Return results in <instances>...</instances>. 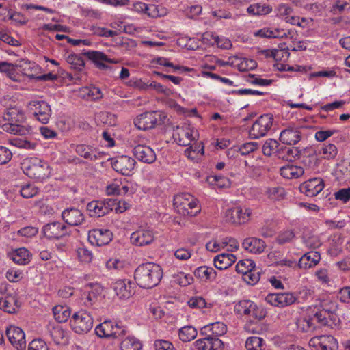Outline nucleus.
I'll return each mask as SVG.
<instances>
[{
    "label": "nucleus",
    "instance_id": "obj_14",
    "mask_svg": "<svg viewBox=\"0 0 350 350\" xmlns=\"http://www.w3.org/2000/svg\"><path fill=\"white\" fill-rule=\"evenodd\" d=\"M311 347L316 348V350H336L338 342L332 336H319L311 338L309 341Z\"/></svg>",
    "mask_w": 350,
    "mask_h": 350
},
{
    "label": "nucleus",
    "instance_id": "obj_19",
    "mask_svg": "<svg viewBox=\"0 0 350 350\" xmlns=\"http://www.w3.org/2000/svg\"><path fill=\"white\" fill-rule=\"evenodd\" d=\"M133 153L137 159L145 163H152L157 159L154 150L146 145L139 144L135 146L133 150Z\"/></svg>",
    "mask_w": 350,
    "mask_h": 350
},
{
    "label": "nucleus",
    "instance_id": "obj_48",
    "mask_svg": "<svg viewBox=\"0 0 350 350\" xmlns=\"http://www.w3.org/2000/svg\"><path fill=\"white\" fill-rule=\"evenodd\" d=\"M66 62L72 69L81 70L85 66L83 58L77 54H70L66 57Z\"/></svg>",
    "mask_w": 350,
    "mask_h": 350
},
{
    "label": "nucleus",
    "instance_id": "obj_26",
    "mask_svg": "<svg viewBox=\"0 0 350 350\" xmlns=\"http://www.w3.org/2000/svg\"><path fill=\"white\" fill-rule=\"evenodd\" d=\"M226 325L221 322H215L203 327L201 329V333L208 336L219 337L226 333Z\"/></svg>",
    "mask_w": 350,
    "mask_h": 350
},
{
    "label": "nucleus",
    "instance_id": "obj_20",
    "mask_svg": "<svg viewBox=\"0 0 350 350\" xmlns=\"http://www.w3.org/2000/svg\"><path fill=\"white\" fill-rule=\"evenodd\" d=\"M131 242L137 246H144L150 244L154 239L152 230L150 229H139L133 232L130 237Z\"/></svg>",
    "mask_w": 350,
    "mask_h": 350
},
{
    "label": "nucleus",
    "instance_id": "obj_47",
    "mask_svg": "<svg viewBox=\"0 0 350 350\" xmlns=\"http://www.w3.org/2000/svg\"><path fill=\"white\" fill-rule=\"evenodd\" d=\"M265 341L257 336L249 337L245 342V348L247 350H262L265 348Z\"/></svg>",
    "mask_w": 350,
    "mask_h": 350
},
{
    "label": "nucleus",
    "instance_id": "obj_30",
    "mask_svg": "<svg viewBox=\"0 0 350 350\" xmlns=\"http://www.w3.org/2000/svg\"><path fill=\"white\" fill-rule=\"evenodd\" d=\"M5 121L21 124L25 121V116L23 110L18 108H12L3 113Z\"/></svg>",
    "mask_w": 350,
    "mask_h": 350
},
{
    "label": "nucleus",
    "instance_id": "obj_34",
    "mask_svg": "<svg viewBox=\"0 0 350 350\" xmlns=\"http://www.w3.org/2000/svg\"><path fill=\"white\" fill-rule=\"evenodd\" d=\"M297 328L302 332H310L316 329L317 325L311 316L300 317L296 320Z\"/></svg>",
    "mask_w": 350,
    "mask_h": 350
},
{
    "label": "nucleus",
    "instance_id": "obj_64",
    "mask_svg": "<svg viewBox=\"0 0 350 350\" xmlns=\"http://www.w3.org/2000/svg\"><path fill=\"white\" fill-rule=\"evenodd\" d=\"M29 350H49L45 341L42 339L33 340L29 345Z\"/></svg>",
    "mask_w": 350,
    "mask_h": 350
},
{
    "label": "nucleus",
    "instance_id": "obj_25",
    "mask_svg": "<svg viewBox=\"0 0 350 350\" xmlns=\"http://www.w3.org/2000/svg\"><path fill=\"white\" fill-rule=\"evenodd\" d=\"M9 256L14 263L19 265H28L31 261L30 252L25 247L15 250Z\"/></svg>",
    "mask_w": 350,
    "mask_h": 350
},
{
    "label": "nucleus",
    "instance_id": "obj_58",
    "mask_svg": "<svg viewBox=\"0 0 350 350\" xmlns=\"http://www.w3.org/2000/svg\"><path fill=\"white\" fill-rule=\"evenodd\" d=\"M12 144L20 148L27 150H34L37 146V143L27 139H14L12 141Z\"/></svg>",
    "mask_w": 350,
    "mask_h": 350
},
{
    "label": "nucleus",
    "instance_id": "obj_29",
    "mask_svg": "<svg viewBox=\"0 0 350 350\" xmlns=\"http://www.w3.org/2000/svg\"><path fill=\"white\" fill-rule=\"evenodd\" d=\"M280 172L281 176L287 179L297 178L304 173V170L301 167L292 164L282 167Z\"/></svg>",
    "mask_w": 350,
    "mask_h": 350
},
{
    "label": "nucleus",
    "instance_id": "obj_4",
    "mask_svg": "<svg viewBox=\"0 0 350 350\" xmlns=\"http://www.w3.org/2000/svg\"><path fill=\"white\" fill-rule=\"evenodd\" d=\"M174 206L179 214L184 216H196L200 211L197 200L188 193L176 195L174 198Z\"/></svg>",
    "mask_w": 350,
    "mask_h": 350
},
{
    "label": "nucleus",
    "instance_id": "obj_44",
    "mask_svg": "<svg viewBox=\"0 0 350 350\" xmlns=\"http://www.w3.org/2000/svg\"><path fill=\"white\" fill-rule=\"evenodd\" d=\"M318 153L319 155H323L324 159H331L337 155L338 149L333 144H323L318 150Z\"/></svg>",
    "mask_w": 350,
    "mask_h": 350
},
{
    "label": "nucleus",
    "instance_id": "obj_41",
    "mask_svg": "<svg viewBox=\"0 0 350 350\" xmlns=\"http://www.w3.org/2000/svg\"><path fill=\"white\" fill-rule=\"evenodd\" d=\"M3 130L14 135H23L29 132V129L22 124L8 122L2 126Z\"/></svg>",
    "mask_w": 350,
    "mask_h": 350
},
{
    "label": "nucleus",
    "instance_id": "obj_56",
    "mask_svg": "<svg viewBox=\"0 0 350 350\" xmlns=\"http://www.w3.org/2000/svg\"><path fill=\"white\" fill-rule=\"evenodd\" d=\"M295 34V32L292 30L285 31L278 28L271 29V38H289L293 40Z\"/></svg>",
    "mask_w": 350,
    "mask_h": 350
},
{
    "label": "nucleus",
    "instance_id": "obj_23",
    "mask_svg": "<svg viewBox=\"0 0 350 350\" xmlns=\"http://www.w3.org/2000/svg\"><path fill=\"white\" fill-rule=\"evenodd\" d=\"M321 260L320 253L317 251H310L305 253L298 262L300 269H308L315 267Z\"/></svg>",
    "mask_w": 350,
    "mask_h": 350
},
{
    "label": "nucleus",
    "instance_id": "obj_57",
    "mask_svg": "<svg viewBox=\"0 0 350 350\" xmlns=\"http://www.w3.org/2000/svg\"><path fill=\"white\" fill-rule=\"evenodd\" d=\"M50 333L54 342L57 344L62 342L66 338V332L59 325L53 327Z\"/></svg>",
    "mask_w": 350,
    "mask_h": 350
},
{
    "label": "nucleus",
    "instance_id": "obj_2",
    "mask_svg": "<svg viewBox=\"0 0 350 350\" xmlns=\"http://www.w3.org/2000/svg\"><path fill=\"white\" fill-rule=\"evenodd\" d=\"M21 168L27 176L37 180L48 178L51 173L48 163L37 157L25 159L21 163Z\"/></svg>",
    "mask_w": 350,
    "mask_h": 350
},
{
    "label": "nucleus",
    "instance_id": "obj_9",
    "mask_svg": "<svg viewBox=\"0 0 350 350\" xmlns=\"http://www.w3.org/2000/svg\"><path fill=\"white\" fill-rule=\"evenodd\" d=\"M30 113L41 123L47 124L51 116L50 105L44 100H31L27 104Z\"/></svg>",
    "mask_w": 350,
    "mask_h": 350
},
{
    "label": "nucleus",
    "instance_id": "obj_18",
    "mask_svg": "<svg viewBox=\"0 0 350 350\" xmlns=\"http://www.w3.org/2000/svg\"><path fill=\"white\" fill-rule=\"evenodd\" d=\"M42 231L49 239H59L68 234L66 226L58 221L47 224Z\"/></svg>",
    "mask_w": 350,
    "mask_h": 350
},
{
    "label": "nucleus",
    "instance_id": "obj_6",
    "mask_svg": "<svg viewBox=\"0 0 350 350\" xmlns=\"http://www.w3.org/2000/svg\"><path fill=\"white\" fill-rule=\"evenodd\" d=\"M173 137L178 145L187 146L193 142L198 140L199 135L194 127L188 124H183L174 129Z\"/></svg>",
    "mask_w": 350,
    "mask_h": 350
},
{
    "label": "nucleus",
    "instance_id": "obj_1",
    "mask_svg": "<svg viewBox=\"0 0 350 350\" xmlns=\"http://www.w3.org/2000/svg\"><path fill=\"white\" fill-rule=\"evenodd\" d=\"M163 277L161 267L153 262L140 265L135 269V280L142 288H151L156 286Z\"/></svg>",
    "mask_w": 350,
    "mask_h": 350
},
{
    "label": "nucleus",
    "instance_id": "obj_37",
    "mask_svg": "<svg viewBox=\"0 0 350 350\" xmlns=\"http://www.w3.org/2000/svg\"><path fill=\"white\" fill-rule=\"evenodd\" d=\"M265 193L269 199L273 201L282 200L286 196L285 189L281 186L267 187Z\"/></svg>",
    "mask_w": 350,
    "mask_h": 350
},
{
    "label": "nucleus",
    "instance_id": "obj_13",
    "mask_svg": "<svg viewBox=\"0 0 350 350\" xmlns=\"http://www.w3.org/2000/svg\"><path fill=\"white\" fill-rule=\"evenodd\" d=\"M112 239L113 234L107 229H93L88 232V241L91 244L97 246L107 245Z\"/></svg>",
    "mask_w": 350,
    "mask_h": 350
},
{
    "label": "nucleus",
    "instance_id": "obj_60",
    "mask_svg": "<svg viewBox=\"0 0 350 350\" xmlns=\"http://www.w3.org/2000/svg\"><path fill=\"white\" fill-rule=\"evenodd\" d=\"M260 277V271L254 267L243 276V278L247 284H254L259 281Z\"/></svg>",
    "mask_w": 350,
    "mask_h": 350
},
{
    "label": "nucleus",
    "instance_id": "obj_12",
    "mask_svg": "<svg viewBox=\"0 0 350 350\" xmlns=\"http://www.w3.org/2000/svg\"><path fill=\"white\" fill-rule=\"evenodd\" d=\"M62 217L65 222L72 226H83V230H86L88 225L83 213L78 208H70L62 213Z\"/></svg>",
    "mask_w": 350,
    "mask_h": 350
},
{
    "label": "nucleus",
    "instance_id": "obj_50",
    "mask_svg": "<svg viewBox=\"0 0 350 350\" xmlns=\"http://www.w3.org/2000/svg\"><path fill=\"white\" fill-rule=\"evenodd\" d=\"M251 310L245 316V319H265L267 315L266 310L261 306H258L256 303L252 306Z\"/></svg>",
    "mask_w": 350,
    "mask_h": 350
},
{
    "label": "nucleus",
    "instance_id": "obj_27",
    "mask_svg": "<svg viewBox=\"0 0 350 350\" xmlns=\"http://www.w3.org/2000/svg\"><path fill=\"white\" fill-rule=\"evenodd\" d=\"M301 151L297 147H286L280 146V150L278 152V158L282 160L293 161L299 159Z\"/></svg>",
    "mask_w": 350,
    "mask_h": 350
},
{
    "label": "nucleus",
    "instance_id": "obj_15",
    "mask_svg": "<svg viewBox=\"0 0 350 350\" xmlns=\"http://www.w3.org/2000/svg\"><path fill=\"white\" fill-rule=\"evenodd\" d=\"M324 182L321 178H313L303 183L299 186L301 193L309 197L319 194L324 188Z\"/></svg>",
    "mask_w": 350,
    "mask_h": 350
},
{
    "label": "nucleus",
    "instance_id": "obj_45",
    "mask_svg": "<svg viewBox=\"0 0 350 350\" xmlns=\"http://www.w3.org/2000/svg\"><path fill=\"white\" fill-rule=\"evenodd\" d=\"M255 303L249 299L241 300L234 305V312L240 315L245 316L250 310L252 309V306Z\"/></svg>",
    "mask_w": 350,
    "mask_h": 350
},
{
    "label": "nucleus",
    "instance_id": "obj_28",
    "mask_svg": "<svg viewBox=\"0 0 350 350\" xmlns=\"http://www.w3.org/2000/svg\"><path fill=\"white\" fill-rule=\"evenodd\" d=\"M236 260V257L232 254L223 253L214 258V265L219 269L223 270L230 267Z\"/></svg>",
    "mask_w": 350,
    "mask_h": 350
},
{
    "label": "nucleus",
    "instance_id": "obj_46",
    "mask_svg": "<svg viewBox=\"0 0 350 350\" xmlns=\"http://www.w3.org/2000/svg\"><path fill=\"white\" fill-rule=\"evenodd\" d=\"M263 319H247L244 325L245 331L251 333H259L262 330L261 321Z\"/></svg>",
    "mask_w": 350,
    "mask_h": 350
},
{
    "label": "nucleus",
    "instance_id": "obj_39",
    "mask_svg": "<svg viewBox=\"0 0 350 350\" xmlns=\"http://www.w3.org/2000/svg\"><path fill=\"white\" fill-rule=\"evenodd\" d=\"M280 146L275 139H268L262 145V152L267 157L275 154L278 157V152L280 150Z\"/></svg>",
    "mask_w": 350,
    "mask_h": 350
},
{
    "label": "nucleus",
    "instance_id": "obj_59",
    "mask_svg": "<svg viewBox=\"0 0 350 350\" xmlns=\"http://www.w3.org/2000/svg\"><path fill=\"white\" fill-rule=\"evenodd\" d=\"M276 16L278 17L284 18V21L289 15L292 14L293 10L291 6L287 4H279L275 9Z\"/></svg>",
    "mask_w": 350,
    "mask_h": 350
},
{
    "label": "nucleus",
    "instance_id": "obj_17",
    "mask_svg": "<svg viewBox=\"0 0 350 350\" xmlns=\"http://www.w3.org/2000/svg\"><path fill=\"white\" fill-rule=\"evenodd\" d=\"M135 284L129 280H118L113 284V289L120 299H129L135 294Z\"/></svg>",
    "mask_w": 350,
    "mask_h": 350
},
{
    "label": "nucleus",
    "instance_id": "obj_53",
    "mask_svg": "<svg viewBox=\"0 0 350 350\" xmlns=\"http://www.w3.org/2000/svg\"><path fill=\"white\" fill-rule=\"evenodd\" d=\"M39 189L32 184H26L21 187L20 193L24 198H31L36 196Z\"/></svg>",
    "mask_w": 350,
    "mask_h": 350
},
{
    "label": "nucleus",
    "instance_id": "obj_51",
    "mask_svg": "<svg viewBox=\"0 0 350 350\" xmlns=\"http://www.w3.org/2000/svg\"><path fill=\"white\" fill-rule=\"evenodd\" d=\"M329 310L323 309L317 312L312 316L314 322L317 324L319 323L322 326L329 325L328 320Z\"/></svg>",
    "mask_w": 350,
    "mask_h": 350
},
{
    "label": "nucleus",
    "instance_id": "obj_52",
    "mask_svg": "<svg viewBox=\"0 0 350 350\" xmlns=\"http://www.w3.org/2000/svg\"><path fill=\"white\" fill-rule=\"evenodd\" d=\"M146 14L152 18L161 17L166 14V10L164 8L154 5H147Z\"/></svg>",
    "mask_w": 350,
    "mask_h": 350
},
{
    "label": "nucleus",
    "instance_id": "obj_3",
    "mask_svg": "<svg viewBox=\"0 0 350 350\" xmlns=\"http://www.w3.org/2000/svg\"><path fill=\"white\" fill-rule=\"evenodd\" d=\"M167 118L163 111H147L138 116L134 123L138 129L148 130L165 124Z\"/></svg>",
    "mask_w": 350,
    "mask_h": 350
},
{
    "label": "nucleus",
    "instance_id": "obj_49",
    "mask_svg": "<svg viewBox=\"0 0 350 350\" xmlns=\"http://www.w3.org/2000/svg\"><path fill=\"white\" fill-rule=\"evenodd\" d=\"M255 267V263L250 259H245L238 262L236 265L237 273L243 274L244 276L249 271Z\"/></svg>",
    "mask_w": 350,
    "mask_h": 350
},
{
    "label": "nucleus",
    "instance_id": "obj_10",
    "mask_svg": "<svg viewBox=\"0 0 350 350\" xmlns=\"http://www.w3.org/2000/svg\"><path fill=\"white\" fill-rule=\"evenodd\" d=\"M116 204V200H94L88 204L87 210L91 217H100L112 211Z\"/></svg>",
    "mask_w": 350,
    "mask_h": 350
},
{
    "label": "nucleus",
    "instance_id": "obj_22",
    "mask_svg": "<svg viewBox=\"0 0 350 350\" xmlns=\"http://www.w3.org/2000/svg\"><path fill=\"white\" fill-rule=\"evenodd\" d=\"M301 138V132L298 128L288 127L281 131L280 140L284 144H297Z\"/></svg>",
    "mask_w": 350,
    "mask_h": 350
},
{
    "label": "nucleus",
    "instance_id": "obj_8",
    "mask_svg": "<svg viewBox=\"0 0 350 350\" xmlns=\"http://www.w3.org/2000/svg\"><path fill=\"white\" fill-rule=\"evenodd\" d=\"M273 116L271 113L261 115L252 124L250 130V136L252 139H259L267 135L271 130Z\"/></svg>",
    "mask_w": 350,
    "mask_h": 350
},
{
    "label": "nucleus",
    "instance_id": "obj_32",
    "mask_svg": "<svg viewBox=\"0 0 350 350\" xmlns=\"http://www.w3.org/2000/svg\"><path fill=\"white\" fill-rule=\"evenodd\" d=\"M75 151L79 156L90 161H95L98 158L99 153L95 148L84 144L77 145Z\"/></svg>",
    "mask_w": 350,
    "mask_h": 350
},
{
    "label": "nucleus",
    "instance_id": "obj_36",
    "mask_svg": "<svg viewBox=\"0 0 350 350\" xmlns=\"http://www.w3.org/2000/svg\"><path fill=\"white\" fill-rule=\"evenodd\" d=\"M16 299L12 295H0V309L8 312L14 313L16 312Z\"/></svg>",
    "mask_w": 350,
    "mask_h": 350
},
{
    "label": "nucleus",
    "instance_id": "obj_61",
    "mask_svg": "<svg viewBox=\"0 0 350 350\" xmlns=\"http://www.w3.org/2000/svg\"><path fill=\"white\" fill-rule=\"evenodd\" d=\"M100 288L96 287L90 291L88 294L85 295V300L84 304L87 306H92L98 299V296L100 292Z\"/></svg>",
    "mask_w": 350,
    "mask_h": 350
},
{
    "label": "nucleus",
    "instance_id": "obj_11",
    "mask_svg": "<svg viewBox=\"0 0 350 350\" xmlns=\"http://www.w3.org/2000/svg\"><path fill=\"white\" fill-rule=\"evenodd\" d=\"M135 163L133 158L126 155L118 157L111 161L113 170L124 176H130L133 174Z\"/></svg>",
    "mask_w": 350,
    "mask_h": 350
},
{
    "label": "nucleus",
    "instance_id": "obj_43",
    "mask_svg": "<svg viewBox=\"0 0 350 350\" xmlns=\"http://www.w3.org/2000/svg\"><path fill=\"white\" fill-rule=\"evenodd\" d=\"M142 347L140 341L133 336L124 338L120 345L122 350H140Z\"/></svg>",
    "mask_w": 350,
    "mask_h": 350
},
{
    "label": "nucleus",
    "instance_id": "obj_63",
    "mask_svg": "<svg viewBox=\"0 0 350 350\" xmlns=\"http://www.w3.org/2000/svg\"><path fill=\"white\" fill-rule=\"evenodd\" d=\"M83 92L88 98L91 100H98L102 97L100 90L95 86L85 88Z\"/></svg>",
    "mask_w": 350,
    "mask_h": 350
},
{
    "label": "nucleus",
    "instance_id": "obj_62",
    "mask_svg": "<svg viewBox=\"0 0 350 350\" xmlns=\"http://www.w3.org/2000/svg\"><path fill=\"white\" fill-rule=\"evenodd\" d=\"M258 144L254 142L245 143L239 148V152L241 155H247L258 148Z\"/></svg>",
    "mask_w": 350,
    "mask_h": 350
},
{
    "label": "nucleus",
    "instance_id": "obj_21",
    "mask_svg": "<svg viewBox=\"0 0 350 350\" xmlns=\"http://www.w3.org/2000/svg\"><path fill=\"white\" fill-rule=\"evenodd\" d=\"M86 56L92 60L100 69H107V64H117L118 59L108 57L104 53L100 51H88L85 53Z\"/></svg>",
    "mask_w": 350,
    "mask_h": 350
},
{
    "label": "nucleus",
    "instance_id": "obj_38",
    "mask_svg": "<svg viewBox=\"0 0 350 350\" xmlns=\"http://www.w3.org/2000/svg\"><path fill=\"white\" fill-rule=\"evenodd\" d=\"M271 6L260 3L250 5L247 9V13L252 16L266 15L271 12Z\"/></svg>",
    "mask_w": 350,
    "mask_h": 350
},
{
    "label": "nucleus",
    "instance_id": "obj_16",
    "mask_svg": "<svg viewBox=\"0 0 350 350\" xmlns=\"http://www.w3.org/2000/svg\"><path fill=\"white\" fill-rule=\"evenodd\" d=\"M6 335L11 344L18 350H23L25 348V336L20 327L13 325L10 326L6 329Z\"/></svg>",
    "mask_w": 350,
    "mask_h": 350
},
{
    "label": "nucleus",
    "instance_id": "obj_40",
    "mask_svg": "<svg viewBox=\"0 0 350 350\" xmlns=\"http://www.w3.org/2000/svg\"><path fill=\"white\" fill-rule=\"evenodd\" d=\"M114 322L105 321L97 325L95 329L96 334L100 337L109 338L112 336Z\"/></svg>",
    "mask_w": 350,
    "mask_h": 350
},
{
    "label": "nucleus",
    "instance_id": "obj_54",
    "mask_svg": "<svg viewBox=\"0 0 350 350\" xmlns=\"http://www.w3.org/2000/svg\"><path fill=\"white\" fill-rule=\"evenodd\" d=\"M173 278L174 282L181 286H187L191 284L193 281L192 275L190 274H186L183 272H179L177 274H174L173 275Z\"/></svg>",
    "mask_w": 350,
    "mask_h": 350
},
{
    "label": "nucleus",
    "instance_id": "obj_33",
    "mask_svg": "<svg viewBox=\"0 0 350 350\" xmlns=\"http://www.w3.org/2000/svg\"><path fill=\"white\" fill-rule=\"evenodd\" d=\"M53 312L55 319L59 323L66 322L71 315V310L66 305H57L54 306Z\"/></svg>",
    "mask_w": 350,
    "mask_h": 350
},
{
    "label": "nucleus",
    "instance_id": "obj_24",
    "mask_svg": "<svg viewBox=\"0 0 350 350\" xmlns=\"http://www.w3.org/2000/svg\"><path fill=\"white\" fill-rule=\"evenodd\" d=\"M242 246L245 250L254 254H260L266 247L264 241L255 237L245 239L242 243Z\"/></svg>",
    "mask_w": 350,
    "mask_h": 350
},
{
    "label": "nucleus",
    "instance_id": "obj_7",
    "mask_svg": "<svg viewBox=\"0 0 350 350\" xmlns=\"http://www.w3.org/2000/svg\"><path fill=\"white\" fill-rule=\"evenodd\" d=\"M252 215V211L250 208L234 206L224 212V219L227 223L241 225L247 223L251 219Z\"/></svg>",
    "mask_w": 350,
    "mask_h": 350
},
{
    "label": "nucleus",
    "instance_id": "obj_55",
    "mask_svg": "<svg viewBox=\"0 0 350 350\" xmlns=\"http://www.w3.org/2000/svg\"><path fill=\"white\" fill-rule=\"evenodd\" d=\"M211 15L217 18L220 19H233L236 20L239 18V14H232L229 10L225 9H219L211 12Z\"/></svg>",
    "mask_w": 350,
    "mask_h": 350
},
{
    "label": "nucleus",
    "instance_id": "obj_5",
    "mask_svg": "<svg viewBox=\"0 0 350 350\" xmlns=\"http://www.w3.org/2000/svg\"><path fill=\"white\" fill-rule=\"evenodd\" d=\"M70 325L75 333H88L93 327V319L89 312L81 310L73 314Z\"/></svg>",
    "mask_w": 350,
    "mask_h": 350
},
{
    "label": "nucleus",
    "instance_id": "obj_31",
    "mask_svg": "<svg viewBox=\"0 0 350 350\" xmlns=\"http://www.w3.org/2000/svg\"><path fill=\"white\" fill-rule=\"evenodd\" d=\"M194 275L202 281L214 280L216 278L217 272L213 267L201 266L196 268L193 272Z\"/></svg>",
    "mask_w": 350,
    "mask_h": 350
},
{
    "label": "nucleus",
    "instance_id": "obj_35",
    "mask_svg": "<svg viewBox=\"0 0 350 350\" xmlns=\"http://www.w3.org/2000/svg\"><path fill=\"white\" fill-rule=\"evenodd\" d=\"M185 150V155L188 159L194 160L197 159L199 154L201 155L204 154V145L202 142H198V140L194 141Z\"/></svg>",
    "mask_w": 350,
    "mask_h": 350
},
{
    "label": "nucleus",
    "instance_id": "obj_42",
    "mask_svg": "<svg viewBox=\"0 0 350 350\" xmlns=\"http://www.w3.org/2000/svg\"><path fill=\"white\" fill-rule=\"evenodd\" d=\"M178 336L183 342H189L197 336V330L192 326H185L179 329Z\"/></svg>",
    "mask_w": 350,
    "mask_h": 350
}]
</instances>
